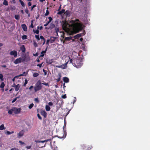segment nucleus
<instances>
[{
	"instance_id": "nucleus-1",
	"label": "nucleus",
	"mask_w": 150,
	"mask_h": 150,
	"mask_svg": "<svg viewBox=\"0 0 150 150\" xmlns=\"http://www.w3.org/2000/svg\"><path fill=\"white\" fill-rule=\"evenodd\" d=\"M72 24L71 25L68 24L66 21H62V24L63 29L66 31L69 30L70 28H72L73 30L76 33H79L82 30L81 24L79 23H75V21L72 20Z\"/></svg>"
},
{
	"instance_id": "nucleus-2",
	"label": "nucleus",
	"mask_w": 150,
	"mask_h": 150,
	"mask_svg": "<svg viewBox=\"0 0 150 150\" xmlns=\"http://www.w3.org/2000/svg\"><path fill=\"white\" fill-rule=\"evenodd\" d=\"M73 66L77 68H79L82 65V59L80 57L74 59Z\"/></svg>"
},
{
	"instance_id": "nucleus-3",
	"label": "nucleus",
	"mask_w": 150,
	"mask_h": 150,
	"mask_svg": "<svg viewBox=\"0 0 150 150\" xmlns=\"http://www.w3.org/2000/svg\"><path fill=\"white\" fill-rule=\"evenodd\" d=\"M42 84L40 80L38 81L36 83L34 87V91L35 92L40 90L42 89Z\"/></svg>"
},
{
	"instance_id": "nucleus-4",
	"label": "nucleus",
	"mask_w": 150,
	"mask_h": 150,
	"mask_svg": "<svg viewBox=\"0 0 150 150\" xmlns=\"http://www.w3.org/2000/svg\"><path fill=\"white\" fill-rule=\"evenodd\" d=\"M25 58L23 59L22 58L20 57L16 59L14 62V63L15 64L21 63L22 62H24L25 61Z\"/></svg>"
},
{
	"instance_id": "nucleus-5",
	"label": "nucleus",
	"mask_w": 150,
	"mask_h": 150,
	"mask_svg": "<svg viewBox=\"0 0 150 150\" xmlns=\"http://www.w3.org/2000/svg\"><path fill=\"white\" fill-rule=\"evenodd\" d=\"M12 110L15 114H18L21 112V109L20 108H17L16 107H13L12 108Z\"/></svg>"
},
{
	"instance_id": "nucleus-6",
	"label": "nucleus",
	"mask_w": 150,
	"mask_h": 150,
	"mask_svg": "<svg viewBox=\"0 0 150 150\" xmlns=\"http://www.w3.org/2000/svg\"><path fill=\"white\" fill-rule=\"evenodd\" d=\"M68 62L66 63L61 65H56V67L58 68H60L62 69H65L67 67V64Z\"/></svg>"
},
{
	"instance_id": "nucleus-7",
	"label": "nucleus",
	"mask_w": 150,
	"mask_h": 150,
	"mask_svg": "<svg viewBox=\"0 0 150 150\" xmlns=\"http://www.w3.org/2000/svg\"><path fill=\"white\" fill-rule=\"evenodd\" d=\"M67 136V132L66 131L64 130L63 132L62 133V135L58 137L60 139L65 138Z\"/></svg>"
},
{
	"instance_id": "nucleus-8",
	"label": "nucleus",
	"mask_w": 150,
	"mask_h": 150,
	"mask_svg": "<svg viewBox=\"0 0 150 150\" xmlns=\"http://www.w3.org/2000/svg\"><path fill=\"white\" fill-rule=\"evenodd\" d=\"M10 54L11 55L13 56L14 57H16L17 55V52L16 51L13 50L10 52Z\"/></svg>"
},
{
	"instance_id": "nucleus-9",
	"label": "nucleus",
	"mask_w": 150,
	"mask_h": 150,
	"mask_svg": "<svg viewBox=\"0 0 150 150\" xmlns=\"http://www.w3.org/2000/svg\"><path fill=\"white\" fill-rule=\"evenodd\" d=\"M12 87H14L15 88V90L16 91H17L19 89L20 86L19 84L16 85L14 83L13 85L12 86Z\"/></svg>"
},
{
	"instance_id": "nucleus-10",
	"label": "nucleus",
	"mask_w": 150,
	"mask_h": 150,
	"mask_svg": "<svg viewBox=\"0 0 150 150\" xmlns=\"http://www.w3.org/2000/svg\"><path fill=\"white\" fill-rule=\"evenodd\" d=\"M40 113L45 118H46L47 114L45 110H41Z\"/></svg>"
},
{
	"instance_id": "nucleus-11",
	"label": "nucleus",
	"mask_w": 150,
	"mask_h": 150,
	"mask_svg": "<svg viewBox=\"0 0 150 150\" xmlns=\"http://www.w3.org/2000/svg\"><path fill=\"white\" fill-rule=\"evenodd\" d=\"M21 27L24 31H27V27L25 24H22L21 25Z\"/></svg>"
},
{
	"instance_id": "nucleus-12",
	"label": "nucleus",
	"mask_w": 150,
	"mask_h": 150,
	"mask_svg": "<svg viewBox=\"0 0 150 150\" xmlns=\"http://www.w3.org/2000/svg\"><path fill=\"white\" fill-rule=\"evenodd\" d=\"M47 48H46L44 51H42L41 52V54L39 56V58L40 57H43L44 55V54L46 52Z\"/></svg>"
},
{
	"instance_id": "nucleus-13",
	"label": "nucleus",
	"mask_w": 150,
	"mask_h": 150,
	"mask_svg": "<svg viewBox=\"0 0 150 150\" xmlns=\"http://www.w3.org/2000/svg\"><path fill=\"white\" fill-rule=\"evenodd\" d=\"M20 50L23 52H25V48L24 45H22L20 48Z\"/></svg>"
},
{
	"instance_id": "nucleus-14",
	"label": "nucleus",
	"mask_w": 150,
	"mask_h": 150,
	"mask_svg": "<svg viewBox=\"0 0 150 150\" xmlns=\"http://www.w3.org/2000/svg\"><path fill=\"white\" fill-rule=\"evenodd\" d=\"M24 134V133L23 130H22L18 134V138H20Z\"/></svg>"
},
{
	"instance_id": "nucleus-15",
	"label": "nucleus",
	"mask_w": 150,
	"mask_h": 150,
	"mask_svg": "<svg viewBox=\"0 0 150 150\" xmlns=\"http://www.w3.org/2000/svg\"><path fill=\"white\" fill-rule=\"evenodd\" d=\"M63 80L66 83H67L69 81V79L67 77H64L63 78Z\"/></svg>"
},
{
	"instance_id": "nucleus-16",
	"label": "nucleus",
	"mask_w": 150,
	"mask_h": 150,
	"mask_svg": "<svg viewBox=\"0 0 150 150\" xmlns=\"http://www.w3.org/2000/svg\"><path fill=\"white\" fill-rule=\"evenodd\" d=\"M65 10L64 9H62L61 11H59L57 14L58 15H61L64 13Z\"/></svg>"
},
{
	"instance_id": "nucleus-17",
	"label": "nucleus",
	"mask_w": 150,
	"mask_h": 150,
	"mask_svg": "<svg viewBox=\"0 0 150 150\" xmlns=\"http://www.w3.org/2000/svg\"><path fill=\"white\" fill-rule=\"evenodd\" d=\"M46 62L47 64H51L53 62V59H47L46 60Z\"/></svg>"
},
{
	"instance_id": "nucleus-18",
	"label": "nucleus",
	"mask_w": 150,
	"mask_h": 150,
	"mask_svg": "<svg viewBox=\"0 0 150 150\" xmlns=\"http://www.w3.org/2000/svg\"><path fill=\"white\" fill-rule=\"evenodd\" d=\"M72 38L71 36L67 37L65 38L64 40H65L70 41L71 40Z\"/></svg>"
},
{
	"instance_id": "nucleus-19",
	"label": "nucleus",
	"mask_w": 150,
	"mask_h": 150,
	"mask_svg": "<svg viewBox=\"0 0 150 150\" xmlns=\"http://www.w3.org/2000/svg\"><path fill=\"white\" fill-rule=\"evenodd\" d=\"M6 129V127H4V125L2 124L0 126V130H3Z\"/></svg>"
},
{
	"instance_id": "nucleus-20",
	"label": "nucleus",
	"mask_w": 150,
	"mask_h": 150,
	"mask_svg": "<svg viewBox=\"0 0 150 150\" xmlns=\"http://www.w3.org/2000/svg\"><path fill=\"white\" fill-rule=\"evenodd\" d=\"M40 38L43 41V43L42 45H44L45 42V38L43 37V36H41V35L40 36Z\"/></svg>"
},
{
	"instance_id": "nucleus-21",
	"label": "nucleus",
	"mask_w": 150,
	"mask_h": 150,
	"mask_svg": "<svg viewBox=\"0 0 150 150\" xmlns=\"http://www.w3.org/2000/svg\"><path fill=\"white\" fill-rule=\"evenodd\" d=\"M45 109L47 111H49L50 110V108L49 105H46L45 106Z\"/></svg>"
},
{
	"instance_id": "nucleus-22",
	"label": "nucleus",
	"mask_w": 150,
	"mask_h": 150,
	"mask_svg": "<svg viewBox=\"0 0 150 150\" xmlns=\"http://www.w3.org/2000/svg\"><path fill=\"white\" fill-rule=\"evenodd\" d=\"M82 34L81 33L78 34L75 36V37L76 38H78L81 37Z\"/></svg>"
},
{
	"instance_id": "nucleus-23",
	"label": "nucleus",
	"mask_w": 150,
	"mask_h": 150,
	"mask_svg": "<svg viewBox=\"0 0 150 150\" xmlns=\"http://www.w3.org/2000/svg\"><path fill=\"white\" fill-rule=\"evenodd\" d=\"M51 140L50 139H47V140H45L44 141H39V142L43 143L45 142H47L48 141H50Z\"/></svg>"
},
{
	"instance_id": "nucleus-24",
	"label": "nucleus",
	"mask_w": 150,
	"mask_h": 150,
	"mask_svg": "<svg viewBox=\"0 0 150 150\" xmlns=\"http://www.w3.org/2000/svg\"><path fill=\"white\" fill-rule=\"evenodd\" d=\"M56 38L54 37H51V42L52 43L55 40Z\"/></svg>"
},
{
	"instance_id": "nucleus-25",
	"label": "nucleus",
	"mask_w": 150,
	"mask_h": 150,
	"mask_svg": "<svg viewBox=\"0 0 150 150\" xmlns=\"http://www.w3.org/2000/svg\"><path fill=\"white\" fill-rule=\"evenodd\" d=\"M39 74L37 72L34 73L33 74V76L34 77H36L38 76Z\"/></svg>"
},
{
	"instance_id": "nucleus-26",
	"label": "nucleus",
	"mask_w": 150,
	"mask_h": 150,
	"mask_svg": "<svg viewBox=\"0 0 150 150\" xmlns=\"http://www.w3.org/2000/svg\"><path fill=\"white\" fill-rule=\"evenodd\" d=\"M0 79L1 81H3L4 80L3 76L2 74H0Z\"/></svg>"
},
{
	"instance_id": "nucleus-27",
	"label": "nucleus",
	"mask_w": 150,
	"mask_h": 150,
	"mask_svg": "<svg viewBox=\"0 0 150 150\" xmlns=\"http://www.w3.org/2000/svg\"><path fill=\"white\" fill-rule=\"evenodd\" d=\"M22 39L23 40H26L27 39L28 37L26 35H23L22 36Z\"/></svg>"
},
{
	"instance_id": "nucleus-28",
	"label": "nucleus",
	"mask_w": 150,
	"mask_h": 150,
	"mask_svg": "<svg viewBox=\"0 0 150 150\" xmlns=\"http://www.w3.org/2000/svg\"><path fill=\"white\" fill-rule=\"evenodd\" d=\"M3 4L5 6L8 5V2L7 0H4L3 3Z\"/></svg>"
},
{
	"instance_id": "nucleus-29",
	"label": "nucleus",
	"mask_w": 150,
	"mask_h": 150,
	"mask_svg": "<svg viewBox=\"0 0 150 150\" xmlns=\"http://www.w3.org/2000/svg\"><path fill=\"white\" fill-rule=\"evenodd\" d=\"M5 86V84L4 82H2L1 83V85H0V88H4Z\"/></svg>"
},
{
	"instance_id": "nucleus-30",
	"label": "nucleus",
	"mask_w": 150,
	"mask_h": 150,
	"mask_svg": "<svg viewBox=\"0 0 150 150\" xmlns=\"http://www.w3.org/2000/svg\"><path fill=\"white\" fill-rule=\"evenodd\" d=\"M58 75H59V78L57 80V82H59L60 81V78L61 77V74L60 73H59Z\"/></svg>"
},
{
	"instance_id": "nucleus-31",
	"label": "nucleus",
	"mask_w": 150,
	"mask_h": 150,
	"mask_svg": "<svg viewBox=\"0 0 150 150\" xmlns=\"http://www.w3.org/2000/svg\"><path fill=\"white\" fill-rule=\"evenodd\" d=\"M14 132L13 131H12V132H10L9 131H7L6 132V134L7 135H9V134H13L14 133Z\"/></svg>"
},
{
	"instance_id": "nucleus-32",
	"label": "nucleus",
	"mask_w": 150,
	"mask_h": 150,
	"mask_svg": "<svg viewBox=\"0 0 150 150\" xmlns=\"http://www.w3.org/2000/svg\"><path fill=\"white\" fill-rule=\"evenodd\" d=\"M64 14L66 16H68L69 14V11L68 10L66 11L65 12H64Z\"/></svg>"
},
{
	"instance_id": "nucleus-33",
	"label": "nucleus",
	"mask_w": 150,
	"mask_h": 150,
	"mask_svg": "<svg viewBox=\"0 0 150 150\" xmlns=\"http://www.w3.org/2000/svg\"><path fill=\"white\" fill-rule=\"evenodd\" d=\"M16 20H18L20 16L18 15H15L14 16Z\"/></svg>"
},
{
	"instance_id": "nucleus-34",
	"label": "nucleus",
	"mask_w": 150,
	"mask_h": 150,
	"mask_svg": "<svg viewBox=\"0 0 150 150\" xmlns=\"http://www.w3.org/2000/svg\"><path fill=\"white\" fill-rule=\"evenodd\" d=\"M19 1L22 6L23 7H24L25 5L24 3L21 0H19Z\"/></svg>"
},
{
	"instance_id": "nucleus-35",
	"label": "nucleus",
	"mask_w": 150,
	"mask_h": 150,
	"mask_svg": "<svg viewBox=\"0 0 150 150\" xmlns=\"http://www.w3.org/2000/svg\"><path fill=\"white\" fill-rule=\"evenodd\" d=\"M28 83V80L27 79H25V82L23 84V86H26V85Z\"/></svg>"
},
{
	"instance_id": "nucleus-36",
	"label": "nucleus",
	"mask_w": 150,
	"mask_h": 150,
	"mask_svg": "<svg viewBox=\"0 0 150 150\" xmlns=\"http://www.w3.org/2000/svg\"><path fill=\"white\" fill-rule=\"evenodd\" d=\"M13 112V111L12 110V108L11 110H9L8 111V113L9 114L11 115L12 114Z\"/></svg>"
},
{
	"instance_id": "nucleus-37",
	"label": "nucleus",
	"mask_w": 150,
	"mask_h": 150,
	"mask_svg": "<svg viewBox=\"0 0 150 150\" xmlns=\"http://www.w3.org/2000/svg\"><path fill=\"white\" fill-rule=\"evenodd\" d=\"M34 106V104L33 103L30 104L28 106V108L30 109H31Z\"/></svg>"
},
{
	"instance_id": "nucleus-38",
	"label": "nucleus",
	"mask_w": 150,
	"mask_h": 150,
	"mask_svg": "<svg viewBox=\"0 0 150 150\" xmlns=\"http://www.w3.org/2000/svg\"><path fill=\"white\" fill-rule=\"evenodd\" d=\"M33 31L35 33L37 34H38L39 33V31L38 29L36 30L35 31L33 30Z\"/></svg>"
},
{
	"instance_id": "nucleus-39",
	"label": "nucleus",
	"mask_w": 150,
	"mask_h": 150,
	"mask_svg": "<svg viewBox=\"0 0 150 150\" xmlns=\"http://www.w3.org/2000/svg\"><path fill=\"white\" fill-rule=\"evenodd\" d=\"M26 73L25 72H24L23 73V74L20 75L18 76H25L26 75Z\"/></svg>"
},
{
	"instance_id": "nucleus-40",
	"label": "nucleus",
	"mask_w": 150,
	"mask_h": 150,
	"mask_svg": "<svg viewBox=\"0 0 150 150\" xmlns=\"http://www.w3.org/2000/svg\"><path fill=\"white\" fill-rule=\"evenodd\" d=\"M49 14V12L48 11V10H47L46 11V13H45V16H47V15H48Z\"/></svg>"
},
{
	"instance_id": "nucleus-41",
	"label": "nucleus",
	"mask_w": 150,
	"mask_h": 150,
	"mask_svg": "<svg viewBox=\"0 0 150 150\" xmlns=\"http://www.w3.org/2000/svg\"><path fill=\"white\" fill-rule=\"evenodd\" d=\"M34 101L37 103H39V101L38 98H35L34 99Z\"/></svg>"
},
{
	"instance_id": "nucleus-42",
	"label": "nucleus",
	"mask_w": 150,
	"mask_h": 150,
	"mask_svg": "<svg viewBox=\"0 0 150 150\" xmlns=\"http://www.w3.org/2000/svg\"><path fill=\"white\" fill-rule=\"evenodd\" d=\"M35 37L38 40H40V38H39V35H35Z\"/></svg>"
},
{
	"instance_id": "nucleus-43",
	"label": "nucleus",
	"mask_w": 150,
	"mask_h": 150,
	"mask_svg": "<svg viewBox=\"0 0 150 150\" xmlns=\"http://www.w3.org/2000/svg\"><path fill=\"white\" fill-rule=\"evenodd\" d=\"M18 98V97H16V98H14L13 99V100L12 101V103H13L14 102L17 100V99Z\"/></svg>"
},
{
	"instance_id": "nucleus-44",
	"label": "nucleus",
	"mask_w": 150,
	"mask_h": 150,
	"mask_svg": "<svg viewBox=\"0 0 150 150\" xmlns=\"http://www.w3.org/2000/svg\"><path fill=\"white\" fill-rule=\"evenodd\" d=\"M43 62H42L41 64H38L37 65V66L39 67L40 68H41L42 67V65L43 64Z\"/></svg>"
},
{
	"instance_id": "nucleus-45",
	"label": "nucleus",
	"mask_w": 150,
	"mask_h": 150,
	"mask_svg": "<svg viewBox=\"0 0 150 150\" xmlns=\"http://www.w3.org/2000/svg\"><path fill=\"white\" fill-rule=\"evenodd\" d=\"M37 116L38 117V118L40 120H41L42 119V117H41V116L40 115H39V114H37Z\"/></svg>"
},
{
	"instance_id": "nucleus-46",
	"label": "nucleus",
	"mask_w": 150,
	"mask_h": 150,
	"mask_svg": "<svg viewBox=\"0 0 150 150\" xmlns=\"http://www.w3.org/2000/svg\"><path fill=\"white\" fill-rule=\"evenodd\" d=\"M33 45H34V46L35 47H38V46L37 44V43H36V42H34Z\"/></svg>"
},
{
	"instance_id": "nucleus-47",
	"label": "nucleus",
	"mask_w": 150,
	"mask_h": 150,
	"mask_svg": "<svg viewBox=\"0 0 150 150\" xmlns=\"http://www.w3.org/2000/svg\"><path fill=\"white\" fill-rule=\"evenodd\" d=\"M74 59H70L69 60L70 62L73 65V64H74L73 63L74 62Z\"/></svg>"
},
{
	"instance_id": "nucleus-48",
	"label": "nucleus",
	"mask_w": 150,
	"mask_h": 150,
	"mask_svg": "<svg viewBox=\"0 0 150 150\" xmlns=\"http://www.w3.org/2000/svg\"><path fill=\"white\" fill-rule=\"evenodd\" d=\"M49 19V21H48V22H49V23H50L51 21H52V18L50 17H49V18H48Z\"/></svg>"
},
{
	"instance_id": "nucleus-49",
	"label": "nucleus",
	"mask_w": 150,
	"mask_h": 150,
	"mask_svg": "<svg viewBox=\"0 0 150 150\" xmlns=\"http://www.w3.org/2000/svg\"><path fill=\"white\" fill-rule=\"evenodd\" d=\"M51 26L52 28H53L55 27V25L53 24H51Z\"/></svg>"
},
{
	"instance_id": "nucleus-50",
	"label": "nucleus",
	"mask_w": 150,
	"mask_h": 150,
	"mask_svg": "<svg viewBox=\"0 0 150 150\" xmlns=\"http://www.w3.org/2000/svg\"><path fill=\"white\" fill-rule=\"evenodd\" d=\"M33 21H31V25H30V27H31L32 28H33V27H34V26H33Z\"/></svg>"
},
{
	"instance_id": "nucleus-51",
	"label": "nucleus",
	"mask_w": 150,
	"mask_h": 150,
	"mask_svg": "<svg viewBox=\"0 0 150 150\" xmlns=\"http://www.w3.org/2000/svg\"><path fill=\"white\" fill-rule=\"evenodd\" d=\"M62 97L64 99H65L66 98L67 96L66 94L64 95H62Z\"/></svg>"
},
{
	"instance_id": "nucleus-52",
	"label": "nucleus",
	"mask_w": 150,
	"mask_h": 150,
	"mask_svg": "<svg viewBox=\"0 0 150 150\" xmlns=\"http://www.w3.org/2000/svg\"><path fill=\"white\" fill-rule=\"evenodd\" d=\"M36 6L35 5H33V6H32L31 7V11H32L33 9Z\"/></svg>"
},
{
	"instance_id": "nucleus-53",
	"label": "nucleus",
	"mask_w": 150,
	"mask_h": 150,
	"mask_svg": "<svg viewBox=\"0 0 150 150\" xmlns=\"http://www.w3.org/2000/svg\"><path fill=\"white\" fill-rule=\"evenodd\" d=\"M10 150H19L17 148H13L11 149Z\"/></svg>"
},
{
	"instance_id": "nucleus-54",
	"label": "nucleus",
	"mask_w": 150,
	"mask_h": 150,
	"mask_svg": "<svg viewBox=\"0 0 150 150\" xmlns=\"http://www.w3.org/2000/svg\"><path fill=\"white\" fill-rule=\"evenodd\" d=\"M49 105L52 106L53 105V103L51 102H50L48 103Z\"/></svg>"
},
{
	"instance_id": "nucleus-55",
	"label": "nucleus",
	"mask_w": 150,
	"mask_h": 150,
	"mask_svg": "<svg viewBox=\"0 0 150 150\" xmlns=\"http://www.w3.org/2000/svg\"><path fill=\"white\" fill-rule=\"evenodd\" d=\"M25 12L27 13V14H28V12H29V11H28V9H26L25 10Z\"/></svg>"
},
{
	"instance_id": "nucleus-56",
	"label": "nucleus",
	"mask_w": 150,
	"mask_h": 150,
	"mask_svg": "<svg viewBox=\"0 0 150 150\" xmlns=\"http://www.w3.org/2000/svg\"><path fill=\"white\" fill-rule=\"evenodd\" d=\"M43 71L44 72V74L45 75H46V74H47V72H46V71L45 70V69H43Z\"/></svg>"
},
{
	"instance_id": "nucleus-57",
	"label": "nucleus",
	"mask_w": 150,
	"mask_h": 150,
	"mask_svg": "<svg viewBox=\"0 0 150 150\" xmlns=\"http://www.w3.org/2000/svg\"><path fill=\"white\" fill-rule=\"evenodd\" d=\"M33 88V86H31L29 88V89L30 91H31L32 88Z\"/></svg>"
},
{
	"instance_id": "nucleus-58",
	"label": "nucleus",
	"mask_w": 150,
	"mask_h": 150,
	"mask_svg": "<svg viewBox=\"0 0 150 150\" xmlns=\"http://www.w3.org/2000/svg\"><path fill=\"white\" fill-rule=\"evenodd\" d=\"M31 146H27L26 148L27 149H29L31 148Z\"/></svg>"
},
{
	"instance_id": "nucleus-59",
	"label": "nucleus",
	"mask_w": 150,
	"mask_h": 150,
	"mask_svg": "<svg viewBox=\"0 0 150 150\" xmlns=\"http://www.w3.org/2000/svg\"><path fill=\"white\" fill-rule=\"evenodd\" d=\"M57 33H57L59 31V29L58 28H56L55 29Z\"/></svg>"
},
{
	"instance_id": "nucleus-60",
	"label": "nucleus",
	"mask_w": 150,
	"mask_h": 150,
	"mask_svg": "<svg viewBox=\"0 0 150 150\" xmlns=\"http://www.w3.org/2000/svg\"><path fill=\"white\" fill-rule=\"evenodd\" d=\"M49 23V22H48L45 24L44 25V26H46L48 25V24Z\"/></svg>"
},
{
	"instance_id": "nucleus-61",
	"label": "nucleus",
	"mask_w": 150,
	"mask_h": 150,
	"mask_svg": "<svg viewBox=\"0 0 150 150\" xmlns=\"http://www.w3.org/2000/svg\"><path fill=\"white\" fill-rule=\"evenodd\" d=\"M42 84L43 85H44L46 86H48L49 84L48 83H42Z\"/></svg>"
},
{
	"instance_id": "nucleus-62",
	"label": "nucleus",
	"mask_w": 150,
	"mask_h": 150,
	"mask_svg": "<svg viewBox=\"0 0 150 150\" xmlns=\"http://www.w3.org/2000/svg\"><path fill=\"white\" fill-rule=\"evenodd\" d=\"M38 55V53H36L35 54H33V56H37Z\"/></svg>"
},
{
	"instance_id": "nucleus-63",
	"label": "nucleus",
	"mask_w": 150,
	"mask_h": 150,
	"mask_svg": "<svg viewBox=\"0 0 150 150\" xmlns=\"http://www.w3.org/2000/svg\"><path fill=\"white\" fill-rule=\"evenodd\" d=\"M19 142L21 144H24L25 143L23 142H22V141H19Z\"/></svg>"
},
{
	"instance_id": "nucleus-64",
	"label": "nucleus",
	"mask_w": 150,
	"mask_h": 150,
	"mask_svg": "<svg viewBox=\"0 0 150 150\" xmlns=\"http://www.w3.org/2000/svg\"><path fill=\"white\" fill-rule=\"evenodd\" d=\"M28 6H30L31 5V3L30 2H29L28 3Z\"/></svg>"
}]
</instances>
